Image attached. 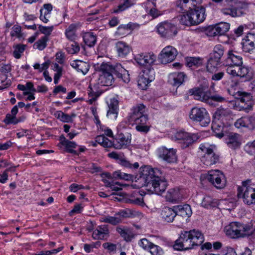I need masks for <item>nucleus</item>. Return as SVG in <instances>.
Instances as JSON below:
<instances>
[{
  "label": "nucleus",
  "mask_w": 255,
  "mask_h": 255,
  "mask_svg": "<svg viewBox=\"0 0 255 255\" xmlns=\"http://www.w3.org/2000/svg\"><path fill=\"white\" fill-rule=\"evenodd\" d=\"M83 39L85 44L89 47L93 46L97 41L96 36L91 32L85 33L83 36Z\"/></svg>",
  "instance_id": "nucleus-38"
},
{
  "label": "nucleus",
  "mask_w": 255,
  "mask_h": 255,
  "mask_svg": "<svg viewBox=\"0 0 255 255\" xmlns=\"http://www.w3.org/2000/svg\"><path fill=\"white\" fill-rule=\"evenodd\" d=\"M191 120L199 122L203 126H207L211 121L209 114L204 108H193L190 114Z\"/></svg>",
  "instance_id": "nucleus-8"
},
{
  "label": "nucleus",
  "mask_w": 255,
  "mask_h": 255,
  "mask_svg": "<svg viewBox=\"0 0 255 255\" xmlns=\"http://www.w3.org/2000/svg\"><path fill=\"white\" fill-rule=\"evenodd\" d=\"M148 250L151 255H161L163 253L162 249L160 247L153 243L151 244Z\"/></svg>",
  "instance_id": "nucleus-57"
},
{
  "label": "nucleus",
  "mask_w": 255,
  "mask_h": 255,
  "mask_svg": "<svg viewBox=\"0 0 255 255\" xmlns=\"http://www.w3.org/2000/svg\"><path fill=\"white\" fill-rule=\"evenodd\" d=\"M71 65L78 71L81 72L83 74H86L89 71L90 66L87 62L80 60L73 61Z\"/></svg>",
  "instance_id": "nucleus-32"
},
{
  "label": "nucleus",
  "mask_w": 255,
  "mask_h": 255,
  "mask_svg": "<svg viewBox=\"0 0 255 255\" xmlns=\"http://www.w3.org/2000/svg\"><path fill=\"white\" fill-rule=\"evenodd\" d=\"M117 232L127 242L130 241L134 237L133 234L128 230L122 228H117Z\"/></svg>",
  "instance_id": "nucleus-41"
},
{
  "label": "nucleus",
  "mask_w": 255,
  "mask_h": 255,
  "mask_svg": "<svg viewBox=\"0 0 255 255\" xmlns=\"http://www.w3.org/2000/svg\"><path fill=\"white\" fill-rule=\"evenodd\" d=\"M131 142V135H125L121 133L118 135V137L112 141V146L115 148L120 149L125 148L130 144Z\"/></svg>",
  "instance_id": "nucleus-14"
},
{
  "label": "nucleus",
  "mask_w": 255,
  "mask_h": 255,
  "mask_svg": "<svg viewBox=\"0 0 255 255\" xmlns=\"http://www.w3.org/2000/svg\"><path fill=\"white\" fill-rule=\"evenodd\" d=\"M66 49L69 54H74L79 51L80 47L77 42L73 41L71 44H68Z\"/></svg>",
  "instance_id": "nucleus-53"
},
{
  "label": "nucleus",
  "mask_w": 255,
  "mask_h": 255,
  "mask_svg": "<svg viewBox=\"0 0 255 255\" xmlns=\"http://www.w3.org/2000/svg\"><path fill=\"white\" fill-rule=\"evenodd\" d=\"M148 73L150 74V75H148V73H146L140 76L138 80V86L142 90L146 89L148 84L154 79L153 70H149Z\"/></svg>",
  "instance_id": "nucleus-21"
},
{
  "label": "nucleus",
  "mask_w": 255,
  "mask_h": 255,
  "mask_svg": "<svg viewBox=\"0 0 255 255\" xmlns=\"http://www.w3.org/2000/svg\"><path fill=\"white\" fill-rule=\"evenodd\" d=\"M176 216H180L183 217H189L192 214V211L190 206L188 204L179 205L174 206Z\"/></svg>",
  "instance_id": "nucleus-24"
},
{
  "label": "nucleus",
  "mask_w": 255,
  "mask_h": 255,
  "mask_svg": "<svg viewBox=\"0 0 255 255\" xmlns=\"http://www.w3.org/2000/svg\"><path fill=\"white\" fill-rule=\"evenodd\" d=\"M207 179L218 189L223 188L226 183L224 174L219 170H211L208 171Z\"/></svg>",
  "instance_id": "nucleus-6"
},
{
  "label": "nucleus",
  "mask_w": 255,
  "mask_h": 255,
  "mask_svg": "<svg viewBox=\"0 0 255 255\" xmlns=\"http://www.w3.org/2000/svg\"><path fill=\"white\" fill-rule=\"evenodd\" d=\"M176 216V215L174 207L171 208L165 207L162 208L161 212L162 219L163 221L168 223L172 222Z\"/></svg>",
  "instance_id": "nucleus-23"
},
{
  "label": "nucleus",
  "mask_w": 255,
  "mask_h": 255,
  "mask_svg": "<svg viewBox=\"0 0 255 255\" xmlns=\"http://www.w3.org/2000/svg\"><path fill=\"white\" fill-rule=\"evenodd\" d=\"M119 163L121 165L127 168L137 169L139 167V164L137 162H135L134 164H132L128 161L123 157L122 159H120Z\"/></svg>",
  "instance_id": "nucleus-58"
},
{
  "label": "nucleus",
  "mask_w": 255,
  "mask_h": 255,
  "mask_svg": "<svg viewBox=\"0 0 255 255\" xmlns=\"http://www.w3.org/2000/svg\"><path fill=\"white\" fill-rule=\"evenodd\" d=\"M118 101L115 99H111L109 104V110L107 112V116L109 117L111 115H114V117L116 118L118 114Z\"/></svg>",
  "instance_id": "nucleus-34"
},
{
  "label": "nucleus",
  "mask_w": 255,
  "mask_h": 255,
  "mask_svg": "<svg viewBox=\"0 0 255 255\" xmlns=\"http://www.w3.org/2000/svg\"><path fill=\"white\" fill-rule=\"evenodd\" d=\"M48 40V37L44 36L36 42L34 46L40 50H43L46 46V42Z\"/></svg>",
  "instance_id": "nucleus-54"
},
{
  "label": "nucleus",
  "mask_w": 255,
  "mask_h": 255,
  "mask_svg": "<svg viewBox=\"0 0 255 255\" xmlns=\"http://www.w3.org/2000/svg\"><path fill=\"white\" fill-rule=\"evenodd\" d=\"M125 203L132 204L135 205H141L143 203V199L136 198H135L132 196H128L126 195L122 199Z\"/></svg>",
  "instance_id": "nucleus-47"
},
{
  "label": "nucleus",
  "mask_w": 255,
  "mask_h": 255,
  "mask_svg": "<svg viewBox=\"0 0 255 255\" xmlns=\"http://www.w3.org/2000/svg\"><path fill=\"white\" fill-rule=\"evenodd\" d=\"M243 49L250 52L255 48V34L249 33L242 41Z\"/></svg>",
  "instance_id": "nucleus-19"
},
{
  "label": "nucleus",
  "mask_w": 255,
  "mask_h": 255,
  "mask_svg": "<svg viewBox=\"0 0 255 255\" xmlns=\"http://www.w3.org/2000/svg\"><path fill=\"white\" fill-rule=\"evenodd\" d=\"M88 95L89 96V103L90 104H92L95 102L97 98L100 96V94L95 92H94L90 86L89 87L88 90Z\"/></svg>",
  "instance_id": "nucleus-59"
},
{
  "label": "nucleus",
  "mask_w": 255,
  "mask_h": 255,
  "mask_svg": "<svg viewBox=\"0 0 255 255\" xmlns=\"http://www.w3.org/2000/svg\"><path fill=\"white\" fill-rule=\"evenodd\" d=\"M186 63L189 67L193 66H199L202 64V60L199 57H188L186 58Z\"/></svg>",
  "instance_id": "nucleus-46"
},
{
  "label": "nucleus",
  "mask_w": 255,
  "mask_h": 255,
  "mask_svg": "<svg viewBox=\"0 0 255 255\" xmlns=\"http://www.w3.org/2000/svg\"><path fill=\"white\" fill-rule=\"evenodd\" d=\"M139 174L137 180L141 183L139 187L146 186L148 190L158 195L165 191L167 182L164 178L161 177L162 173L158 169L144 166L140 168Z\"/></svg>",
  "instance_id": "nucleus-1"
},
{
  "label": "nucleus",
  "mask_w": 255,
  "mask_h": 255,
  "mask_svg": "<svg viewBox=\"0 0 255 255\" xmlns=\"http://www.w3.org/2000/svg\"><path fill=\"white\" fill-rule=\"evenodd\" d=\"M102 221L105 223H110L112 225H116L122 222V218L119 216H108L102 218Z\"/></svg>",
  "instance_id": "nucleus-51"
},
{
  "label": "nucleus",
  "mask_w": 255,
  "mask_h": 255,
  "mask_svg": "<svg viewBox=\"0 0 255 255\" xmlns=\"http://www.w3.org/2000/svg\"><path fill=\"white\" fill-rule=\"evenodd\" d=\"M227 143L230 147L233 149L239 147L241 145L239 135L237 133H230L228 135Z\"/></svg>",
  "instance_id": "nucleus-30"
},
{
  "label": "nucleus",
  "mask_w": 255,
  "mask_h": 255,
  "mask_svg": "<svg viewBox=\"0 0 255 255\" xmlns=\"http://www.w3.org/2000/svg\"><path fill=\"white\" fill-rule=\"evenodd\" d=\"M204 241L203 234L198 230L182 231L179 238L175 241L174 248L177 250H187L194 246L201 245Z\"/></svg>",
  "instance_id": "nucleus-3"
},
{
  "label": "nucleus",
  "mask_w": 255,
  "mask_h": 255,
  "mask_svg": "<svg viewBox=\"0 0 255 255\" xmlns=\"http://www.w3.org/2000/svg\"><path fill=\"white\" fill-rule=\"evenodd\" d=\"M97 71L100 73L99 75L98 84L103 86H110L114 82L113 74L121 78L125 83H128L130 79L127 71L124 69L121 64H117L113 66L107 63H103L100 65L98 64L95 67Z\"/></svg>",
  "instance_id": "nucleus-2"
},
{
  "label": "nucleus",
  "mask_w": 255,
  "mask_h": 255,
  "mask_svg": "<svg viewBox=\"0 0 255 255\" xmlns=\"http://www.w3.org/2000/svg\"><path fill=\"white\" fill-rule=\"evenodd\" d=\"M116 48L118 55L121 57H126L131 51L129 46L122 41H119L116 43Z\"/></svg>",
  "instance_id": "nucleus-29"
},
{
  "label": "nucleus",
  "mask_w": 255,
  "mask_h": 255,
  "mask_svg": "<svg viewBox=\"0 0 255 255\" xmlns=\"http://www.w3.org/2000/svg\"><path fill=\"white\" fill-rule=\"evenodd\" d=\"M210 100L217 102H223L226 101V98L219 94H215L213 95L211 92H210Z\"/></svg>",
  "instance_id": "nucleus-64"
},
{
  "label": "nucleus",
  "mask_w": 255,
  "mask_h": 255,
  "mask_svg": "<svg viewBox=\"0 0 255 255\" xmlns=\"http://www.w3.org/2000/svg\"><path fill=\"white\" fill-rule=\"evenodd\" d=\"M231 113V112L228 108H224L222 107H220L217 109L215 115L216 117L220 118L229 116Z\"/></svg>",
  "instance_id": "nucleus-50"
},
{
  "label": "nucleus",
  "mask_w": 255,
  "mask_h": 255,
  "mask_svg": "<svg viewBox=\"0 0 255 255\" xmlns=\"http://www.w3.org/2000/svg\"><path fill=\"white\" fill-rule=\"evenodd\" d=\"M109 234L108 225H103L98 226L93 232L92 237L95 240H102Z\"/></svg>",
  "instance_id": "nucleus-25"
},
{
  "label": "nucleus",
  "mask_w": 255,
  "mask_h": 255,
  "mask_svg": "<svg viewBox=\"0 0 255 255\" xmlns=\"http://www.w3.org/2000/svg\"><path fill=\"white\" fill-rule=\"evenodd\" d=\"M133 4L134 3L131 2V0H126L123 3L119 5L117 7H115L113 9V12L116 13H120L125 10Z\"/></svg>",
  "instance_id": "nucleus-39"
},
{
  "label": "nucleus",
  "mask_w": 255,
  "mask_h": 255,
  "mask_svg": "<svg viewBox=\"0 0 255 255\" xmlns=\"http://www.w3.org/2000/svg\"><path fill=\"white\" fill-rule=\"evenodd\" d=\"M39 30L42 33L44 34L45 36L47 37L48 35H49L51 34V32L53 30V26H43L41 25H39L38 27Z\"/></svg>",
  "instance_id": "nucleus-62"
},
{
  "label": "nucleus",
  "mask_w": 255,
  "mask_h": 255,
  "mask_svg": "<svg viewBox=\"0 0 255 255\" xmlns=\"http://www.w3.org/2000/svg\"><path fill=\"white\" fill-rule=\"evenodd\" d=\"M101 176L102 178V181L104 183L105 185L107 187H110L112 183L108 179H112L113 176L112 177L111 174L108 172L101 174Z\"/></svg>",
  "instance_id": "nucleus-60"
},
{
  "label": "nucleus",
  "mask_w": 255,
  "mask_h": 255,
  "mask_svg": "<svg viewBox=\"0 0 255 255\" xmlns=\"http://www.w3.org/2000/svg\"><path fill=\"white\" fill-rule=\"evenodd\" d=\"M239 222H234L231 223L225 227V232L227 236L231 238L238 239Z\"/></svg>",
  "instance_id": "nucleus-28"
},
{
  "label": "nucleus",
  "mask_w": 255,
  "mask_h": 255,
  "mask_svg": "<svg viewBox=\"0 0 255 255\" xmlns=\"http://www.w3.org/2000/svg\"><path fill=\"white\" fill-rule=\"evenodd\" d=\"M60 143L59 146L61 145L65 147L66 150L69 153L77 154V152L73 149L76 148L77 144L75 142L71 141L67 139L63 135H61L59 137Z\"/></svg>",
  "instance_id": "nucleus-26"
},
{
  "label": "nucleus",
  "mask_w": 255,
  "mask_h": 255,
  "mask_svg": "<svg viewBox=\"0 0 255 255\" xmlns=\"http://www.w3.org/2000/svg\"><path fill=\"white\" fill-rule=\"evenodd\" d=\"M86 170L88 172L92 174L101 172L102 170L100 166H98L96 164L94 163H89L86 167Z\"/></svg>",
  "instance_id": "nucleus-55"
},
{
  "label": "nucleus",
  "mask_w": 255,
  "mask_h": 255,
  "mask_svg": "<svg viewBox=\"0 0 255 255\" xmlns=\"http://www.w3.org/2000/svg\"><path fill=\"white\" fill-rule=\"evenodd\" d=\"M200 3L201 0H195ZM177 7L179 11H186L188 9L190 10L192 8V6H195L194 0H179L176 3Z\"/></svg>",
  "instance_id": "nucleus-27"
},
{
  "label": "nucleus",
  "mask_w": 255,
  "mask_h": 255,
  "mask_svg": "<svg viewBox=\"0 0 255 255\" xmlns=\"http://www.w3.org/2000/svg\"><path fill=\"white\" fill-rule=\"evenodd\" d=\"M237 5H229L221 9V12L225 15H229L233 17H239L245 13L248 4L245 2H236Z\"/></svg>",
  "instance_id": "nucleus-7"
},
{
  "label": "nucleus",
  "mask_w": 255,
  "mask_h": 255,
  "mask_svg": "<svg viewBox=\"0 0 255 255\" xmlns=\"http://www.w3.org/2000/svg\"><path fill=\"white\" fill-rule=\"evenodd\" d=\"M216 29H217V34L219 35H223L227 32L230 29V25L226 22H221L215 25Z\"/></svg>",
  "instance_id": "nucleus-44"
},
{
  "label": "nucleus",
  "mask_w": 255,
  "mask_h": 255,
  "mask_svg": "<svg viewBox=\"0 0 255 255\" xmlns=\"http://www.w3.org/2000/svg\"><path fill=\"white\" fill-rule=\"evenodd\" d=\"M180 23L186 26L193 25V22L191 21L190 15L189 10L187 11L186 14L181 15L179 16Z\"/></svg>",
  "instance_id": "nucleus-42"
},
{
  "label": "nucleus",
  "mask_w": 255,
  "mask_h": 255,
  "mask_svg": "<svg viewBox=\"0 0 255 255\" xmlns=\"http://www.w3.org/2000/svg\"><path fill=\"white\" fill-rule=\"evenodd\" d=\"M189 11L193 25H197L204 20L205 9L203 7L196 6L189 10Z\"/></svg>",
  "instance_id": "nucleus-12"
},
{
  "label": "nucleus",
  "mask_w": 255,
  "mask_h": 255,
  "mask_svg": "<svg viewBox=\"0 0 255 255\" xmlns=\"http://www.w3.org/2000/svg\"><path fill=\"white\" fill-rule=\"evenodd\" d=\"M4 122L6 124H16L18 123V121L16 119L15 116L11 115L10 114H7L6 116Z\"/></svg>",
  "instance_id": "nucleus-63"
},
{
  "label": "nucleus",
  "mask_w": 255,
  "mask_h": 255,
  "mask_svg": "<svg viewBox=\"0 0 255 255\" xmlns=\"http://www.w3.org/2000/svg\"><path fill=\"white\" fill-rule=\"evenodd\" d=\"M224 48L221 44L216 45L213 49L211 57L215 58L217 60H220L221 57L224 55Z\"/></svg>",
  "instance_id": "nucleus-37"
},
{
  "label": "nucleus",
  "mask_w": 255,
  "mask_h": 255,
  "mask_svg": "<svg viewBox=\"0 0 255 255\" xmlns=\"http://www.w3.org/2000/svg\"><path fill=\"white\" fill-rule=\"evenodd\" d=\"M145 106L142 104H139L134 107L132 109V113L129 117V120H135L137 118L145 115Z\"/></svg>",
  "instance_id": "nucleus-33"
},
{
  "label": "nucleus",
  "mask_w": 255,
  "mask_h": 255,
  "mask_svg": "<svg viewBox=\"0 0 255 255\" xmlns=\"http://www.w3.org/2000/svg\"><path fill=\"white\" fill-rule=\"evenodd\" d=\"M113 178L115 179H124L125 180H131L133 178V176L130 174H127L121 172V171H117L113 174Z\"/></svg>",
  "instance_id": "nucleus-43"
},
{
  "label": "nucleus",
  "mask_w": 255,
  "mask_h": 255,
  "mask_svg": "<svg viewBox=\"0 0 255 255\" xmlns=\"http://www.w3.org/2000/svg\"><path fill=\"white\" fill-rule=\"evenodd\" d=\"M150 3L154 7L150 8L148 14L153 18H156L158 16L161 15L162 14V12L154 7L155 6V0H148L147 4L149 5Z\"/></svg>",
  "instance_id": "nucleus-45"
},
{
  "label": "nucleus",
  "mask_w": 255,
  "mask_h": 255,
  "mask_svg": "<svg viewBox=\"0 0 255 255\" xmlns=\"http://www.w3.org/2000/svg\"><path fill=\"white\" fill-rule=\"evenodd\" d=\"M159 156L169 163H174L177 161L176 151L173 148L162 147L159 150Z\"/></svg>",
  "instance_id": "nucleus-16"
},
{
  "label": "nucleus",
  "mask_w": 255,
  "mask_h": 255,
  "mask_svg": "<svg viewBox=\"0 0 255 255\" xmlns=\"http://www.w3.org/2000/svg\"><path fill=\"white\" fill-rule=\"evenodd\" d=\"M202 205L205 208L214 206L212 198L210 196H206L202 200Z\"/></svg>",
  "instance_id": "nucleus-61"
},
{
  "label": "nucleus",
  "mask_w": 255,
  "mask_h": 255,
  "mask_svg": "<svg viewBox=\"0 0 255 255\" xmlns=\"http://www.w3.org/2000/svg\"><path fill=\"white\" fill-rule=\"evenodd\" d=\"M148 119L146 115H143L140 117L137 118L136 119L132 120L130 122H133L136 125V129L139 131L146 132L149 130V128L147 126L146 123Z\"/></svg>",
  "instance_id": "nucleus-22"
},
{
  "label": "nucleus",
  "mask_w": 255,
  "mask_h": 255,
  "mask_svg": "<svg viewBox=\"0 0 255 255\" xmlns=\"http://www.w3.org/2000/svg\"><path fill=\"white\" fill-rule=\"evenodd\" d=\"M175 137L177 140L183 141L186 146H188L190 144L197 140L200 136L198 134L190 135L187 132L180 131L176 134Z\"/></svg>",
  "instance_id": "nucleus-17"
},
{
  "label": "nucleus",
  "mask_w": 255,
  "mask_h": 255,
  "mask_svg": "<svg viewBox=\"0 0 255 255\" xmlns=\"http://www.w3.org/2000/svg\"><path fill=\"white\" fill-rule=\"evenodd\" d=\"M10 35L11 37H15L17 38L21 37L22 34L21 33V26L18 25H14L12 28Z\"/></svg>",
  "instance_id": "nucleus-56"
},
{
  "label": "nucleus",
  "mask_w": 255,
  "mask_h": 255,
  "mask_svg": "<svg viewBox=\"0 0 255 255\" xmlns=\"http://www.w3.org/2000/svg\"><path fill=\"white\" fill-rule=\"evenodd\" d=\"M177 55V51L175 48L167 46L162 49L159 59L162 64H167L173 61Z\"/></svg>",
  "instance_id": "nucleus-11"
},
{
  "label": "nucleus",
  "mask_w": 255,
  "mask_h": 255,
  "mask_svg": "<svg viewBox=\"0 0 255 255\" xmlns=\"http://www.w3.org/2000/svg\"><path fill=\"white\" fill-rule=\"evenodd\" d=\"M186 75L183 72H174L169 74L168 82L174 86H179L184 81Z\"/></svg>",
  "instance_id": "nucleus-20"
},
{
  "label": "nucleus",
  "mask_w": 255,
  "mask_h": 255,
  "mask_svg": "<svg viewBox=\"0 0 255 255\" xmlns=\"http://www.w3.org/2000/svg\"><path fill=\"white\" fill-rule=\"evenodd\" d=\"M136 215V212L134 211L129 209H126L125 210L120 211L117 216H119L121 218H130L135 216Z\"/></svg>",
  "instance_id": "nucleus-48"
},
{
  "label": "nucleus",
  "mask_w": 255,
  "mask_h": 255,
  "mask_svg": "<svg viewBox=\"0 0 255 255\" xmlns=\"http://www.w3.org/2000/svg\"><path fill=\"white\" fill-rule=\"evenodd\" d=\"M54 116L57 119H59L60 121L63 122H72V117L64 114L61 111H57L54 114Z\"/></svg>",
  "instance_id": "nucleus-49"
},
{
  "label": "nucleus",
  "mask_w": 255,
  "mask_h": 255,
  "mask_svg": "<svg viewBox=\"0 0 255 255\" xmlns=\"http://www.w3.org/2000/svg\"><path fill=\"white\" fill-rule=\"evenodd\" d=\"M210 91L203 87H195L189 90V93L197 100L209 103Z\"/></svg>",
  "instance_id": "nucleus-10"
},
{
  "label": "nucleus",
  "mask_w": 255,
  "mask_h": 255,
  "mask_svg": "<svg viewBox=\"0 0 255 255\" xmlns=\"http://www.w3.org/2000/svg\"><path fill=\"white\" fill-rule=\"evenodd\" d=\"M215 147V146L213 145H200L199 148L205 153L202 156L201 161L205 166H211L219 161L220 156L214 151Z\"/></svg>",
  "instance_id": "nucleus-5"
},
{
  "label": "nucleus",
  "mask_w": 255,
  "mask_h": 255,
  "mask_svg": "<svg viewBox=\"0 0 255 255\" xmlns=\"http://www.w3.org/2000/svg\"><path fill=\"white\" fill-rule=\"evenodd\" d=\"M251 180H247L242 182V185L238 188L237 196L242 198L248 205L255 204V188L251 186Z\"/></svg>",
  "instance_id": "nucleus-4"
},
{
  "label": "nucleus",
  "mask_w": 255,
  "mask_h": 255,
  "mask_svg": "<svg viewBox=\"0 0 255 255\" xmlns=\"http://www.w3.org/2000/svg\"><path fill=\"white\" fill-rule=\"evenodd\" d=\"M157 31L162 36L165 37L174 36L177 33L175 26L168 22L159 24L157 27Z\"/></svg>",
  "instance_id": "nucleus-15"
},
{
  "label": "nucleus",
  "mask_w": 255,
  "mask_h": 255,
  "mask_svg": "<svg viewBox=\"0 0 255 255\" xmlns=\"http://www.w3.org/2000/svg\"><path fill=\"white\" fill-rule=\"evenodd\" d=\"M225 63L228 67L241 66L243 65V59L237 51L231 50L228 52Z\"/></svg>",
  "instance_id": "nucleus-13"
},
{
  "label": "nucleus",
  "mask_w": 255,
  "mask_h": 255,
  "mask_svg": "<svg viewBox=\"0 0 255 255\" xmlns=\"http://www.w3.org/2000/svg\"><path fill=\"white\" fill-rule=\"evenodd\" d=\"M25 45L23 44H17L14 46V50L13 52L14 57L19 59L21 57V53H23L25 49Z\"/></svg>",
  "instance_id": "nucleus-52"
},
{
  "label": "nucleus",
  "mask_w": 255,
  "mask_h": 255,
  "mask_svg": "<svg viewBox=\"0 0 255 255\" xmlns=\"http://www.w3.org/2000/svg\"><path fill=\"white\" fill-rule=\"evenodd\" d=\"M77 27L78 24H71L66 29L65 34L66 37L71 41H74L76 37L75 32Z\"/></svg>",
  "instance_id": "nucleus-36"
},
{
  "label": "nucleus",
  "mask_w": 255,
  "mask_h": 255,
  "mask_svg": "<svg viewBox=\"0 0 255 255\" xmlns=\"http://www.w3.org/2000/svg\"><path fill=\"white\" fill-rule=\"evenodd\" d=\"M96 142L104 147H112V141L110 140L103 135H98L96 137Z\"/></svg>",
  "instance_id": "nucleus-40"
},
{
  "label": "nucleus",
  "mask_w": 255,
  "mask_h": 255,
  "mask_svg": "<svg viewBox=\"0 0 255 255\" xmlns=\"http://www.w3.org/2000/svg\"><path fill=\"white\" fill-rule=\"evenodd\" d=\"M226 71L233 77L239 76L249 79L252 76V73L249 68L242 65L235 67H228Z\"/></svg>",
  "instance_id": "nucleus-9"
},
{
  "label": "nucleus",
  "mask_w": 255,
  "mask_h": 255,
  "mask_svg": "<svg viewBox=\"0 0 255 255\" xmlns=\"http://www.w3.org/2000/svg\"><path fill=\"white\" fill-rule=\"evenodd\" d=\"M156 58V56L150 53L138 54L135 56V61L141 66H146L152 64Z\"/></svg>",
  "instance_id": "nucleus-18"
},
{
  "label": "nucleus",
  "mask_w": 255,
  "mask_h": 255,
  "mask_svg": "<svg viewBox=\"0 0 255 255\" xmlns=\"http://www.w3.org/2000/svg\"><path fill=\"white\" fill-rule=\"evenodd\" d=\"M165 198L167 201L171 202L179 200L181 198L180 190L178 188L169 189L165 196Z\"/></svg>",
  "instance_id": "nucleus-31"
},
{
  "label": "nucleus",
  "mask_w": 255,
  "mask_h": 255,
  "mask_svg": "<svg viewBox=\"0 0 255 255\" xmlns=\"http://www.w3.org/2000/svg\"><path fill=\"white\" fill-rule=\"evenodd\" d=\"M220 63V60H217L215 58L211 57L207 64V71L212 73H215Z\"/></svg>",
  "instance_id": "nucleus-35"
}]
</instances>
